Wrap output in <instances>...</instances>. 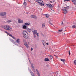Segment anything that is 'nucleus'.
<instances>
[{
  "label": "nucleus",
  "instance_id": "1",
  "mask_svg": "<svg viewBox=\"0 0 76 76\" xmlns=\"http://www.w3.org/2000/svg\"><path fill=\"white\" fill-rule=\"evenodd\" d=\"M2 28H4L7 31H10L12 29V27H10L9 25H6L2 26Z\"/></svg>",
  "mask_w": 76,
  "mask_h": 76
},
{
  "label": "nucleus",
  "instance_id": "2",
  "mask_svg": "<svg viewBox=\"0 0 76 76\" xmlns=\"http://www.w3.org/2000/svg\"><path fill=\"white\" fill-rule=\"evenodd\" d=\"M62 11L64 14H66L68 13V8L67 7H64V8L62 9Z\"/></svg>",
  "mask_w": 76,
  "mask_h": 76
},
{
  "label": "nucleus",
  "instance_id": "3",
  "mask_svg": "<svg viewBox=\"0 0 76 76\" xmlns=\"http://www.w3.org/2000/svg\"><path fill=\"white\" fill-rule=\"evenodd\" d=\"M4 32L6 33V34H7V35H8L9 36H10V37L12 38H13L15 40H16V37H14L12 35L10 34V33H9L6 31H4Z\"/></svg>",
  "mask_w": 76,
  "mask_h": 76
},
{
  "label": "nucleus",
  "instance_id": "4",
  "mask_svg": "<svg viewBox=\"0 0 76 76\" xmlns=\"http://www.w3.org/2000/svg\"><path fill=\"white\" fill-rule=\"evenodd\" d=\"M37 3H39V5L40 6H44V4H42L43 3V1H42L40 0H37Z\"/></svg>",
  "mask_w": 76,
  "mask_h": 76
},
{
  "label": "nucleus",
  "instance_id": "5",
  "mask_svg": "<svg viewBox=\"0 0 76 76\" xmlns=\"http://www.w3.org/2000/svg\"><path fill=\"white\" fill-rule=\"evenodd\" d=\"M31 66L32 67V70L34 72H35V68L34 67V64H31Z\"/></svg>",
  "mask_w": 76,
  "mask_h": 76
},
{
  "label": "nucleus",
  "instance_id": "6",
  "mask_svg": "<svg viewBox=\"0 0 76 76\" xmlns=\"http://www.w3.org/2000/svg\"><path fill=\"white\" fill-rule=\"evenodd\" d=\"M24 43L25 45L27 47V48H29V45H28L27 44V42H26V40H24Z\"/></svg>",
  "mask_w": 76,
  "mask_h": 76
},
{
  "label": "nucleus",
  "instance_id": "7",
  "mask_svg": "<svg viewBox=\"0 0 76 76\" xmlns=\"http://www.w3.org/2000/svg\"><path fill=\"white\" fill-rule=\"evenodd\" d=\"M31 31L32 32H33L34 34H35L37 33V30H34V28H32L31 30Z\"/></svg>",
  "mask_w": 76,
  "mask_h": 76
},
{
  "label": "nucleus",
  "instance_id": "8",
  "mask_svg": "<svg viewBox=\"0 0 76 76\" xmlns=\"http://www.w3.org/2000/svg\"><path fill=\"white\" fill-rule=\"evenodd\" d=\"M47 6L48 7H49V8H50L51 9V10H53L52 9V6L51 4H46Z\"/></svg>",
  "mask_w": 76,
  "mask_h": 76
},
{
  "label": "nucleus",
  "instance_id": "9",
  "mask_svg": "<svg viewBox=\"0 0 76 76\" xmlns=\"http://www.w3.org/2000/svg\"><path fill=\"white\" fill-rule=\"evenodd\" d=\"M23 35H27L28 34L27 32V31H24L23 32Z\"/></svg>",
  "mask_w": 76,
  "mask_h": 76
},
{
  "label": "nucleus",
  "instance_id": "10",
  "mask_svg": "<svg viewBox=\"0 0 76 76\" xmlns=\"http://www.w3.org/2000/svg\"><path fill=\"white\" fill-rule=\"evenodd\" d=\"M18 23H23V20H21L20 19L18 18Z\"/></svg>",
  "mask_w": 76,
  "mask_h": 76
},
{
  "label": "nucleus",
  "instance_id": "11",
  "mask_svg": "<svg viewBox=\"0 0 76 76\" xmlns=\"http://www.w3.org/2000/svg\"><path fill=\"white\" fill-rule=\"evenodd\" d=\"M20 41V39L18 38L17 39V40H16L15 42L17 43H19Z\"/></svg>",
  "mask_w": 76,
  "mask_h": 76
},
{
  "label": "nucleus",
  "instance_id": "12",
  "mask_svg": "<svg viewBox=\"0 0 76 76\" xmlns=\"http://www.w3.org/2000/svg\"><path fill=\"white\" fill-rule=\"evenodd\" d=\"M23 37L26 39H27V38H28V34H26L25 35H23Z\"/></svg>",
  "mask_w": 76,
  "mask_h": 76
},
{
  "label": "nucleus",
  "instance_id": "13",
  "mask_svg": "<svg viewBox=\"0 0 76 76\" xmlns=\"http://www.w3.org/2000/svg\"><path fill=\"white\" fill-rule=\"evenodd\" d=\"M1 14L2 16H5L6 15V13L5 12H1Z\"/></svg>",
  "mask_w": 76,
  "mask_h": 76
},
{
  "label": "nucleus",
  "instance_id": "14",
  "mask_svg": "<svg viewBox=\"0 0 76 76\" xmlns=\"http://www.w3.org/2000/svg\"><path fill=\"white\" fill-rule=\"evenodd\" d=\"M72 1L73 3V4L76 6V0H72Z\"/></svg>",
  "mask_w": 76,
  "mask_h": 76
},
{
  "label": "nucleus",
  "instance_id": "15",
  "mask_svg": "<svg viewBox=\"0 0 76 76\" xmlns=\"http://www.w3.org/2000/svg\"><path fill=\"white\" fill-rule=\"evenodd\" d=\"M26 30L28 32H31V29H30L28 28H26Z\"/></svg>",
  "mask_w": 76,
  "mask_h": 76
},
{
  "label": "nucleus",
  "instance_id": "16",
  "mask_svg": "<svg viewBox=\"0 0 76 76\" xmlns=\"http://www.w3.org/2000/svg\"><path fill=\"white\" fill-rule=\"evenodd\" d=\"M37 73L38 75V76H40V73L39 71H38V70L37 69H36Z\"/></svg>",
  "mask_w": 76,
  "mask_h": 76
},
{
  "label": "nucleus",
  "instance_id": "17",
  "mask_svg": "<svg viewBox=\"0 0 76 76\" xmlns=\"http://www.w3.org/2000/svg\"><path fill=\"white\" fill-rule=\"evenodd\" d=\"M11 42H12V43H13V44H16V45H17V44H16V42H15V41L14 40H12Z\"/></svg>",
  "mask_w": 76,
  "mask_h": 76
},
{
  "label": "nucleus",
  "instance_id": "18",
  "mask_svg": "<svg viewBox=\"0 0 76 76\" xmlns=\"http://www.w3.org/2000/svg\"><path fill=\"white\" fill-rule=\"evenodd\" d=\"M42 42L43 45H44V46H45V42H44V40H42Z\"/></svg>",
  "mask_w": 76,
  "mask_h": 76
},
{
  "label": "nucleus",
  "instance_id": "19",
  "mask_svg": "<svg viewBox=\"0 0 76 76\" xmlns=\"http://www.w3.org/2000/svg\"><path fill=\"white\" fill-rule=\"evenodd\" d=\"M31 18H35L36 19L37 18V16H36L34 15H32L31 16Z\"/></svg>",
  "mask_w": 76,
  "mask_h": 76
},
{
  "label": "nucleus",
  "instance_id": "20",
  "mask_svg": "<svg viewBox=\"0 0 76 76\" xmlns=\"http://www.w3.org/2000/svg\"><path fill=\"white\" fill-rule=\"evenodd\" d=\"M24 24L25 25H29L30 23H26Z\"/></svg>",
  "mask_w": 76,
  "mask_h": 76
},
{
  "label": "nucleus",
  "instance_id": "21",
  "mask_svg": "<svg viewBox=\"0 0 76 76\" xmlns=\"http://www.w3.org/2000/svg\"><path fill=\"white\" fill-rule=\"evenodd\" d=\"M45 61H49L50 60L48 58H46L44 59Z\"/></svg>",
  "mask_w": 76,
  "mask_h": 76
},
{
  "label": "nucleus",
  "instance_id": "22",
  "mask_svg": "<svg viewBox=\"0 0 76 76\" xmlns=\"http://www.w3.org/2000/svg\"><path fill=\"white\" fill-rule=\"evenodd\" d=\"M23 29H26V28L28 27H26V25H23Z\"/></svg>",
  "mask_w": 76,
  "mask_h": 76
},
{
  "label": "nucleus",
  "instance_id": "23",
  "mask_svg": "<svg viewBox=\"0 0 76 76\" xmlns=\"http://www.w3.org/2000/svg\"><path fill=\"white\" fill-rule=\"evenodd\" d=\"M45 26V23H43L42 24V28H44Z\"/></svg>",
  "mask_w": 76,
  "mask_h": 76
},
{
  "label": "nucleus",
  "instance_id": "24",
  "mask_svg": "<svg viewBox=\"0 0 76 76\" xmlns=\"http://www.w3.org/2000/svg\"><path fill=\"white\" fill-rule=\"evenodd\" d=\"M45 16L46 18H48L49 15L48 14L45 15Z\"/></svg>",
  "mask_w": 76,
  "mask_h": 76
},
{
  "label": "nucleus",
  "instance_id": "25",
  "mask_svg": "<svg viewBox=\"0 0 76 76\" xmlns=\"http://www.w3.org/2000/svg\"><path fill=\"white\" fill-rule=\"evenodd\" d=\"M49 57L51 58V59H52L53 58V56L51 55H49Z\"/></svg>",
  "mask_w": 76,
  "mask_h": 76
},
{
  "label": "nucleus",
  "instance_id": "26",
  "mask_svg": "<svg viewBox=\"0 0 76 76\" xmlns=\"http://www.w3.org/2000/svg\"><path fill=\"white\" fill-rule=\"evenodd\" d=\"M23 4L24 5V6H26L27 4H28L25 2V1H24V2L23 3Z\"/></svg>",
  "mask_w": 76,
  "mask_h": 76
},
{
  "label": "nucleus",
  "instance_id": "27",
  "mask_svg": "<svg viewBox=\"0 0 76 76\" xmlns=\"http://www.w3.org/2000/svg\"><path fill=\"white\" fill-rule=\"evenodd\" d=\"M31 75H32V76H35L34 74V73L32 72H31Z\"/></svg>",
  "mask_w": 76,
  "mask_h": 76
},
{
  "label": "nucleus",
  "instance_id": "28",
  "mask_svg": "<svg viewBox=\"0 0 76 76\" xmlns=\"http://www.w3.org/2000/svg\"><path fill=\"white\" fill-rule=\"evenodd\" d=\"M8 23H10V22H12V20H8L7 21Z\"/></svg>",
  "mask_w": 76,
  "mask_h": 76
},
{
  "label": "nucleus",
  "instance_id": "29",
  "mask_svg": "<svg viewBox=\"0 0 76 76\" xmlns=\"http://www.w3.org/2000/svg\"><path fill=\"white\" fill-rule=\"evenodd\" d=\"M61 60L62 62H64L65 61V59H61Z\"/></svg>",
  "mask_w": 76,
  "mask_h": 76
},
{
  "label": "nucleus",
  "instance_id": "30",
  "mask_svg": "<svg viewBox=\"0 0 76 76\" xmlns=\"http://www.w3.org/2000/svg\"><path fill=\"white\" fill-rule=\"evenodd\" d=\"M56 76H58V72H57L56 73Z\"/></svg>",
  "mask_w": 76,
  "mask_h": 76
},
{
  "label": "nucleus",
  "instance_id": "31",
  "mask_svg": "<svg viewBox=\"0 0 76 76\" xmlns=\"http://www.w3.org/2000/svg\"><path fill=\"white\" fill-rule=\"evenodd\" d=\"M58 32H62V31H63V30H58Z\"/></svg>",
  "mask_w": 76,
  "mask_h": 76
},
{
  "label": "nucleus",
  "instance_id": "32",
  "mask_svg": "<svg viewBox=\"0 0 76 76\" xmlns=\"http://www.w3.org/2000/svg\"><path fill=\"white\" fill-rule=\"evenodd\" d=\"M35 34L37 35V37H39V35H38V33H37L36 34Z\"/></svg>",
  "mask_w": 76,
  "mask_h": 76
},
{
  "label": "nucleus",
  "instance_id": "33",
  "mask_svg": "<svg viewBox=\"0 0 76 76\" xmlns=\"http://www.w3.org/2000/svg\"><path fill=\"white\" fill-rule=\"evenodd\" d=\"M74 64H75L76 65V60L74 61Z\"/></svg>",
  "mask_w": 76,
  "mask_h": 76
},
{
  "label": "nucleus",
  "instance_id": "34",
  "mask_svg": "<svg viewBox=\"0 0 76 76\" xmlns=\"http://www.w3.org/2000/svg\"><path fill=\"white\" fill-rule=\"evenodd\" d=\"M72 28H76V26L75 25H73Z\"/></svg>",
  "mask_w": 76,
  "mask_h": 76
},
{
  "label": "nucleus",
  "instance_id": "35",
  "mask_svg": "<svg viewBox=\"0 0 76 76\" xmlns=\"http://www.w3.org/2000/svg\"><path fill=\"white\" fill-rule=\"evenodd\" d=\"M29 72H30V73H31V72H32L31 71V69H29Z\"/></svg>",
  "mask_w": 76,
  "mask_h": 76
},
{
  "label": "nucleus",
  "instance_id": "36",
  "mask_svg": "<svg viewBox=\"0 0 76 76\" xmlns=\"http://www.w3.org/2000/svg\"><path fill=\"white\" fill-rule=\"evenodd\" d=\"M70 0H64V1H70Z\"/></svg>",
  "mask_w": 76,
  "mask_h": 76
},
{
  "label": "nucleus",
  "instance_id": "37",
  "mask_svg": "<svg viewBox=\"0 0 76 76\" xmlns=\"http://www.w3.org/2000/svg\"><path fill=\"white\" fill-rule=\"evenodd\" d=\"M49 24H50V25H53V24H52V23H51V22H50L49 23Z\"/></svg>",
  "mask_w": 76,
  "mask_h": 76
},
{
  "label": "nucleus",
  "instance_id": "38",
  "mask_svg": "<svg viewBox=\"0 0 76 76\" xmlns=\"http://www.w3.org/2000/svg\"><path fill=\"white\" fill-rule=\"evenodd\" d=\"M33 48H31V51H33Z\"/></svg>",
  "mask_w": 76,
  "mask_h": 76
},
{
  "label": "nucleus",
  "instance_id": "39",
  "mask_svg": "<svg viewBox=\"0 0 76 76\" xmlns=\"http://www.w3.org/2000/svg\"><path fill=\"white\" fill-rule=\"evenodd\" d=\"M1 15H2V14H1V12H0V16H1Z\"/></svg>",
  "mask_w": 76,
  "mask_h": 76
},
{
  "label": "nucleus",
  "instance_id": "40",
  "mask_svg": "<svg viewBox=\"0 0 76 76\" xmlns=\"http://www.w3.org/2000/svg\"><path fill=\"white\" fill-rule=\"evenodd\" d=\"M69 55H70V51H69Z\"/></svg>",
  "mask_w": 76,
  "mask_h": 76
},
{
  "label": "nucleus",
  "instance_id": "41",
  "mask_svg": "<svg viewBox=\"0 0 76 76\" xmlns=\"http://www.w3.org/2000/svg\"><path fill=\"white\" fill-rule=\"evenodd\" d=\"M46 44L48 45V43H47Z\"/></svg>",
  "mask_w": 76,
  "mask_h": 76
},
{
  "label": "nucleus",
  "instance_id": "42",
  "mask_svg": "<svg viewBox=\"0 0 76 76\" xmlns=\"http://www.w3.org/2000/svg\"><path fill=\"white\" fill-rule=\"evenodd\" d=\"M34 38H35V34H34Z\"/></svg>",
  "mask_w": 76,
  "mask_h": 76
},
{
  "label": "nucleus",
  "instance_id": "43",
  "mask_svg": "<svg viewBox=\"0 0 76 76\" xmlns=\"http://www.w3.org/2000/svg\"><path fill=\"white\" fill-rule=\"evenodd\" d=\"M63 22L61 23V25H63Z\"/></svg>",
  "mask_w": 76,
  "mask_h": 76
},
{
  "label": "nucleus",
  "instance_id": "44",
  "mask_svg": "<svg viewBox=\"0 0 76 76\" xmlns=\"http://www.w3.org/2000/svg\"><path fill=\"white\" fill-rule=\"evenodd\" d=\"M54 56H55V57H57V56H56V55H54Z\"/></svg>",
  "mask_w": 76,
  "mask_h": 76
},
{
  "label": "nucleus",
  "instance_id": "45",
  "mask_svg": "<svg viewBox=\"0 0 76 76\" xmlns=\"http://www.w3.org/2000/svg\"><path fill=\"white\" fill-rule=\"evenodd\" d=\"M51 3H52V1H50Z\"/></svg>",
  "mask_w": 76,
  "mask_h": 76
},
{
  "label": "nucleus",
  "instance_id": "46",
  "mask_svg": "<svg viewBox=\"0 0 76 76\" xmlns=\"http://www.w3.org/2000/svg\"><path fill=\"white\" fill-rule=\"evenodd\" d=\"M24 1H25V0H24Z\"/></svg>",
  "mask_w": 76,
  "mask_h": 76
},
{
  "label": "nucleus",
  "instance_id": "47",
  "mask_svg": "<svg viewBox=\"0 0 76 76\" xmlns=\"http://www.w3.org/2000/svg\"><path fill=\"white\" fill-rule=\"evenodd\" d=\"M53 26H54V25H53Z\"/></svg>",
  "mask_w": 76,
  "mask_h": 76
},
{
  "label": "nucleus",
  "instance_id": "48",
  "mask_svg": "<svg viewBox=\"0 0 76 76\" xmlns=\"http://www.w3.org/2000/svg\"><path fill=\"white\" fill-rule=\"evenodd\" d=\"M53 26H54V25H53Z\"/></svg>",
  "mask_w": 76,
  "mask_h": 76
}]
</instances>
